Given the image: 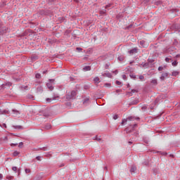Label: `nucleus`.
<instances>
[{
  "label": "nucleus",
  "instance_id": "1",
  "mask_svg": "<svg viewBox=\"0 0 180 180\" xmlns=\"http://www.w3.org/2000/svg\"><path fill=\"white\" fill-rule=\"evenodd\" d=\"M134 127H137V124L134 123L133 125H129V127L124 129V131H126L127 134L132 133V136L137 137V136H139V131H136Z\"/></svg>",
  "mask_w": 180,
  "mask_h": 180
},
{
  "label": "nucleus",
  "instance_id": "2",
  "mask_svg": "<svg viewBox=\"0 0 180 180\" xmlns=\"http://www.w3.org/2000/svg\"><path fill=\"white\" fill-rule=\"evenodd\" d=\"M75 96H77V91L73 90L70 92H68L65 94V99L67 101H72L75 99Z\"/></svg>",
  "mask_w": 180,
  "mask_h": 180
},
{
  "label": "nucleus",
  "instance_id": "3",
  "mask_svg": "<svg viewBox=\"0 0 180 180\" xmlns=\"http://www.w3.org/2000/svg\"><path fill=\"white\" fill-rule=\"evenodd\" d=\"M128 120L129 122H134V120H140V117L135 116H129L126 119H123L121 122V124H124L125 123H127Z\"/></svg>",
  "mask_w": 180,
  "mask_h": 180
},
{
  "label": "nucleus",
  "instance_id": "4",
  "mask_svg": "<svg viewBox=\"0 0 180 180\" xmlns=\"http://www.w3.org/2000/svg\"><path fill=\"white\" fill-rule=\"evenodd\" d=\"M6 33H9V28L4 27L0 24V36H4V34H6Z\"/></svg>",
  "mask_w": 180,
  "mask_h": 180
},
{
  "label": "nucleus",
  "instance_id": "5",
  "mask_svg": "<svg viewBox=\"0 0 180 180\" xmlns=\"http://www.w3.org/2000/svg\"><path fill=\"white\" fill-rule=\"evenodd\" d=\"M11 86H12V84L8 82L6 83L1 84V89H5V88H10Z\"/></svg>",
  "mask_w": 180,
  "mask_h": 180
},
{
  "label": "nucleus",
  "instance_id": "6",
  "mask_svg": "<svg viewBox=\"0 0 180 180\" xmlns=\"http://www.w3.org/2000/svg\"><path fill=\"white\" fill-rule=\"evenodd\" d=\"M165 78H168V72H163L160 77V79L162 81H165Z\"/></svg>",
  "mask_w": 180,
  "mask_h": 180
},
{
  "label": "nucleus",
  "instance_id": "7",
  "mask_svg": "<svg viewBox=\"0 0 180 180\" xmlns=\"http://www.w3.org/2000/svg\"><path fill=\"white\" fill-rule=\"evenodd\" d=\"M102 77H107L108 78H112V73L106 71L105 73H102Z\"/></svg>",
  "mask_w": 180,
  "mask_h": 180
},
{
  "label": "nucleus",
  "instance_id": "8",
  "mask_svg": "<svg viewBox=\"0 0 180 180\" xmlns=\"http://www.w3.org/2000/svg\"><path fill=\"white\" fill-rule=\"evenodd\" d=\"M37 92L38 94H43V87L41 86H39L37 88Z\"/></svg>",
  "mask_w": 180,
  "mask_h": 180
},
{
  "label": "nucleus",
  "instance_id": "9",
  "mask_svg": "<svg viewBox=\"0 0 180 180\" xmlns=\"http://www.w3.org/2000/svg\"><path fill=\"white\" fill-rule=\"evenodd\" d=\"M46 86L50 91H53V89H54V86H53V84L51 83H47Z\"/></svg>",
  "mask_w": 180,
  "mask_h": 180
},
{
  "label": "nucleus",
  "instance_id": "10",
  "mask_svg": "<svg viewBox=\"0 0 180 180\" xmlns=\"http://www.w3.org/2000/svg\"><path fill=\"white\" fill-rule=\"evenodd\" d=\"M129 54H134L135 53H137V48H134L128 51Z\"/></svg>",
  "mask_w": 180,
  "mask_h": 180
},
{
  "label": "nucleus",
  "instance_id": "11",
  "mask_svg": "<svg viewBox=\"0 0 180 180\" xmlns=\"http://www.w3.org/2000/svg\"><path fill=\"white\" fill-rule=\"evenodd\" d=\"M139 102H140V101H139V98H136L134 101H132L131 103H129V105H137V103H139Z\"/></svg>",
  "mask_w": 180,
  "mask_h": 180
},
{
  "label": "nucleus",
  "instance_id": "12",
  "mask_svg": "<svg viewBox=\"0 0 180 180\" xmlns=\"http://www.w3.org/2000/svg\"><path fill=\"white\" fill-rule=\"evenodd\" d=\"M57 98H58V96H53V98H46V101L47 102H51V101H57Z\"/></svg>",
  "mask_w": 180,
  "mask_h": 180
},
{
  "label": "nucleus",
  "instance_id": "13",
  "mask_svg": "<svg viewBox=\"0 0 180 180\" xmlns=\"http://www.w3.org/2000/svg\"><path fill=\"white\" fill-rule=\"evenodd\" d=\"M13 129H18V130H22L23 127L21 125H14L13 126Z\"/></svg>",
  "mask_w": 180,
  "mask_h": 180
},
{
  "label": "nucleus",
  "instance_id": "14",
  "mask_svg": "<svg viewBox=\"0 0 180 180\" xmlns=\"http://www.w3.org/2000/svg\"><path fill=\"white\" fill-rule=\"evenodd\" d=\"M44 129H45V130H50V129H51V124H46L44 127Z\"/></svg>",
  "mask_w": 180,
  "mask_h": 180
},
{
  "label": "nucleus",
  "instance_id": "15",
  "mask_svg": "<svg viewBox=\"0 0 180 180\" xmlns=\"http://www.w3.org/2000/svg\"><path fill=\"white\" fill-rule=\"evenodd\" d=\"M137 167L136 166H132L130 169V172H136Z\"/></svg>",
  "mask_w": 180,
  "mask_h": 180
},
{
  "label": "nucleus",
  "instance_id": "16",
  "mask_svg": "<svg viewBox=\"0 0 180 180\" xmlns=\"http://www.w3.org/2000/svg\"><path fill=\"white\" fill-rule=\"evenodd\" d=\"M83 71H91V66H84L83 68Z\"/></svg>",
  "mask_w": 180,
  "mask_h": 180
},
{
  "label": "nucleus",
  "instance_id": "17",
  "mask_svg": "<svg viewBox=\"0 0 180 180\" xmlns=\"http://www.w3.org/2000/svg\"><path fill=\"white\" fill-rule=\"evenodd\" d=\"M94 83H95V84H99V82H101V80H100V79H99L98 77H96L94 79Z\"/></svg>",
  "mask_w": 180,
  "mask_h": 180
},
{
  "label": "nucleus",
  "instance_id": "18",
  "mask_svg": "<svg viewBox=\"0 0 180 180\" xmlns=\"http://www.w3.org/2000/svg\"><path fill=\"white\" fill-rule=\"evenodd\" d=\"M12 112L14 115H20V112L18 110L13 109Z\"/></svg>",
  "mask_w": 180,
  "mask_h": 180
},
{
  "label": "nucleus",
  "instance_id": "19",
  "mask_svg": "<svg viewBox=\"0 0 180 180\" xmlns=\"http://www.w3.org/2000/svg\"><path fill=\"white\" fill-rule=\"evenodd\" d=\"M139 44H140L142 47H146V41H144V40L140 41Z\"/></svg>",
  "mask_w": 180,
  "mask_h": 180
},
{
  "label": "nucleus",
  "instance_id": "20",
  "mask_svg": "<svg viewBox=\"0 0 180 180\" xmlns=\"http://www.w3.org/2000/svg\"><path fill=\"white\" fill-rule=\"evenodd\" d=\"M151 84H153V85H158V82L157 81V79H153L151 80Z\"/></svg>",
  "mask_w": 180,
  "mask_h": 180
},
{
  "label": "nucleus",
  "instance_id": "21",
  "mask_svg": "<svg viewBox=\"0 0 180 180\" xmlns=\"http://www.w3.org/2000/svg\"><path fill=\"white\" fill-rule=\"evenodd\" d=\"M160 101H161V98L160 97L156 98V99L154 101V105H157Z\"/></svg>",
  "mask_w": 180,
  "mask_h": 180
},
{
  "label": "nucleus",
  "instance_id": "22",
  "mask_svg": "<svg viewBox=\"0 0 180 180\" xmlns=\"http://www.w3.org/2000/svg\"><path fill=\"white\" fill-rule=\"evenodd\" d=\"M133 27V24H130L129 25L124 27V30H129Z\"/></svg>",
  "mask_w": 180,
  "mask_h": 180
},
{
  "label": "nucleus",
  "instance_id": "23",
  "mask_svg": "<svg viewBox=\"0 0 180 180\" xmlns=\"http://www.w3.org/2000/svg\"><path fill=\"white\" fill-rule=\"evenodd\" d=\"M179 75V72H177V71H174L172 73V77H176V75Z\"/></svg>",
  "mask_w": 180,
  "mask_h": 180
},
{
  "label": "nucleus",
  "instance_id": "24",
  "mask_svg": "<svg viewBox=\"0 0 180 180\" xmlns=\"http://www.w3.org/2000/svg\"><path fill=\"white\" fill-rule=\"evenodd\" d=\"M19 154H20V153L18 152V150H15L13 152V157H18V155H19Z\"/></svg>",
  "mask_w": 180,
  "mask_h": 180
},
{
  "label": "nucleus",
  "instance_id": "25",
  "mask_svg": "<svg viewBox=\"0 0 180 180\" xmlns=\"http://www.w3.org/2000/svg\"><path fill=\"white\" fill-rule=\"evenodd\" d=\"M106 9H103L102 11H100V15H106Z\"/></svg>",
  "mask_w": 180,
  "mask_h": 180
},
{
  "label": "nucleus",
  "instance_id": "26",
  "mask_svg": "<svg viewBox=\"0 0 180 180\" xmlns=\"http://www.w3.org/2000/svg\"><path fill=\"white\" fill-rule=\"evenodd\" d=\"M35 78H37V79H40V78H41V75L39 73H37L35 75Z\"/></svg>",
  "mask_w": 180,
  "mask_h": 180
},
{
  "label": "nucleus",
  "instance_id": "27",
  "mask_svg": "<svg viewBox=\"0 0 180 180\" xmlns=\"http://www.w3.org/2000/svg\"><path fill=\"white\" fill-rule=\"evenodd\" d=\"M165 61H166V63H169V61H172H172H174V60H172L169 58H165Z\"/></svg>",
  "mask_w": 180,
  "mask_h": 180
},
{
  "label": "nucleus",
  "instance_id": "28",
  "mask_svg": "<svg viewBox=\"0 0 180 180\" xmlns=\"http://www.w3.org/2000/svg\"><path fill=\"white\" fill-rule=\"evenodd\" d=\"M39 13H40V15H47V13H46V11H44V10H41L39 11Z\"/></svg>",
  "mask_w": 180,
  "mask_h": 180
},
{
  "label": "nucleus",
  "instance_id": "29",
  "mask_svg": "<svg viewBox=\"0 0 180 180\" xmlns=\"http://www.w3.org/2000/svg\"><path fill=\"white\" fill-rule=\"evenodd\" d=\"M172 65L174 67H176V66L178 65V61L174 60V62L172 63Z\"/></svg>",
  "mask_w": 180,
  "mask_h": 180
},
{
  "label": "nucleus",
  "instance_id": "30",
  "mask_svg": "<svg viewBox=\"0 0 180 180\" xmlns=\"http://www.w3.org/2000/svg\"><path fill=\"white\" fill-rule=\"evenodd\" d=\"M27 98L28 99H32V101L33 99H34V97L33 96V95H31V94H28Z\"/></svg>",
  "mask_w": 180,
  "mask_h": 180
},
{
  "label": "nucleus",
  "instance_id": "31",
  "mask_svg": "<svg viewBox=\"0 0 180 180\" xmlns=\"http://www.w3.org/2000/svg\"><path fill=\"white\" fill-rule=\"evenodd\" d=\"M139 92V90H136V89H131V93L133 95V94H137Z\"/></svg>",
  "mask_w": 180,
  "mask_h": 180
},
{
  "label": "nucleus",
  "instance_id": "32",
  "mask_svg": "<svg viewBox=\"0 0 180 180\" xmlns=\"http://www.w3.org/2000/svg\"><path fill=\"white\" fill-rule=\"evenodd\" d=\"M89 102V98H85L83 101V104L85 105V103H88Z\"/></svg>",
  "mask_w": 180,
  "mask_h": 180
},
{
  "label": "nucleus",
  "instance_id": "33",
  "mask_svg": "<svg viewBox=\"0 0 180 180\" xmlns=\"http://www.w3.org/2000/svg\"><path fill=\"white\" fill-rule=\"evenodd\" d=\"M174 46H178V40L174 39L173 42Z\"/></svg>",
  "mask_w": 180,
  "mask_h": 180
},
{
  "label": "nucleus",
  "instance_id": "34",
  "mask_svg": "<svg viewBox=\"0 0 180 180\" xmlns=\"http://www.w3.org/2000/svg\"><path fill=\"white\" fill-rule=\"evenodd\" d=\"M113 119H114V120H117V119H119V115H115L113 116Z\"/></svg>",
  "mask_w": 180,
  "mask_h": 180
},
{
  "label": "nucleus",
  "instance_id": "35",
  "mask_svg": "<svg viewBox=\"0 0 180 180\" xmlns=\"http://www.w3.org/2000/svg\"><path fill=\"white\" fill-rule=\"evenodd\" d=\"M115 84H116L117 85H122V82H121L120 81H119V80H116V81H115Z\"/></svg>",
  "mask_w": 180,
  "mask_h": 180
},
{
  "label": "nucleus",
  "instance_id": "36",
  "mask_svg": "<svg viewBox=\"0 0 180 180\" xmlns=\"http://www.w3.org/2000/svg\"><path fill=\"white\" fill-rule=\"evenodd\" d=\"M118 60H119L120 61H123V60H124V58L123 56H119V57H118Z\"/></svg>",
  "mask_w": 180,
  "mask_h": 180
},
{
  "label": "nucleus",
  "instance_id": "37",
  "mask_svg": "<svg viewBox=\"0 0 180 180\" xmlns=\"http://www.w3.org/2000/svg\"><path fill=\"white\" fill-rule=\"evenodd\" d=\"M6 179H8V180H12V179H13V176H7Z\"/></svg>",
  "mask_w": 180,
  "mask_h": 180
},
{
  "label": "nucleus",
  "instance_id": "38",
  "mask_svg": "<svg viewBox=\"0 0 180 180\" xmlns=\"http://www.w3.org/2000/svg\"><path fill=\"white\" fill-rule=\"evenodd\" d=\"M18 147L20 148H22L23 147V142H20L19 145H18Z\"/></svg>",
  "mask_w": 180,
  "mask_h": 180
},
{
  "label": "nucleus",
  "instance_id": "39",
  "mask_svg": "<svg viewBox=\"0 0 180 180\" xmlns=\"http://www.w3.org/2000/svg\"><path fill=\"white\" fill-rule=\"evenodd\" d=\"M110 65V64L109 63H106L105 65V70H108L109 68V66Z\"/></svg>",
  "mask_w": 180,
  "mask_h": 180
},
{
  "label": "nucleus",
  "instance_id": "40",
  "mask_svg": "<svg viewBox=\"0 0 180 180\" xmlns=\"http://www.w3.org/2000/svg\"><path fill=\"white\" fill-rule=\"evenodd\" d=\"M129 77L133 79H136V75H130Z\"/></svg>",
  "mask_w": 180,
  "mask_h": 180
},
{
  "label": "nucleus",
  "instance_id": "41",
  "mask_svg": "<svg viewBox=\"0 0 180 180\" xmlns=\"http://www.w3.org/2000/svg\"><path fill=\"white\" fill-rule=\"evenodd\" d=\"M141 65H143V68H146L148 65V63H142Z\"/></svg>",
  "mask_w": 180,
  "mask_h": 180
},
{
  "label": "nucleus",
  "instance_id": "42",
  "mask_svg": "<svg viewBox=\"0 0 180 180\" xmlns=\"http://www.w3.org/2000/svg\"><path fill=\"white\" fill-rule=\"evenodd\" d=\"M12 169L14 171V172H16V171H18V167H13Z\"/></svg>",
  "mask_w": 180,
  "mask_h": 180
},
{
  "label": "nucleus",
  "instance_id": "43",
  "mask_svg": "<svg viewBox=\"0 0 180 180\" xmlns=\"http://www.w3.org/2000/svg\"><path fill=\"white\" fill-rule=\"evenodd\" d=\"M54 81L55 79H49V84H54Z\"/></svg>",
  "mask_w": 180,
  "mask_h": 180
},
{
  "label": "nucleus",
  "instance_id": "44",
  "mask_svg": "<svg viewBox=\"0 0 180 180\" xmlns=\"http://www.w3.org/2000/svg\"><path fill=\"white\" fill-rule=\"evenodd\" d=\"M84 89L87 90L90 88L89 85H84Z\"/></svg>",
  "mask_w": 180,
  "mask_h": 180
},
{
  "label": "nucleus",
  "instance_id": "45",
  "mask_svg": "<svg viewBox=\"0 0 180 180\" xmlns=\"http://www.w3.org/2000/svg\"><path fill=\"white\" fill-rule=\"evenodd\" d=\"M127 95H129V96H133V94H131V91H127Z\"/></svg>",
  "mask_w": 180,
  "mask_h": 180
},
{
  "label": "nucleus",
  "instance_id": "46",
  "mask_svg": "<svg viewBox=\"0 0 180 180\" xmlns=\"http://www.w3.org/2000/svg\"><path fill=\"white\" fill-rule=\"evenodd\" d=\"M39 150H42V151H46L47 150V148L46 147L40 148Z\"/></svg>",
  "mask_w": 180,
  "mask_h": 180
},
{
  "label": "nucleus",
  "instance_id": "47",
  "mask_svg": "<svg viewBox=\"0 0 180 180\" xmlns=\"http://www.w3.org/2000/svg\"><path fill=\"white\" fill-rule=\"evenodd\" d=\"M158 70V71H162V70H164V68L162 66H160Z\"/></svg>",
  "mask_w": 180,
  "mask_h": 180
},
{
  "label": "nucleus",
  "instance_id": "48",
  "mask_svg": "<svg viewBox=\"0 0 180 180\" xmlns=\"http://www.w3.org/2000/svg\"><path fill=\"white\" fill-rule=\"evenodd\" d=\"M36 160H37V161H41V156H37V157L36 158Z\"/></svg>",
  "mask_w": 180,
  "mask_h": 180
},
{
  "label": "nucleus",
  "instance_id": "49",
  "mask_svg": "<svg viewBox=\"0 0 180 180\" xmlns=\"http://www.w3.org/2000/svg\"><path fill=\"white\" fill-rule=\"evenodd\" d=\"M44 116L45 117H49V116H50V114H49V113H44Z\"/></svg>",
  "mask_w": 180,
  "mask_h": 180
},
{
  "label": "nucleus",
  "instance_id": "50",
  "mask_svg": "<svg viewBox=\"0 0 180 180\" xmlns=\"http://www.w3.org/2000/svg\"><path fill=\"white\" fill-rule=\"evenodd\" d=\"M110 6H112V4H108L105 6V8L108 9V8H110Z\"/></svg>",
  "mask_w": 180,
  "mask_h": 180
},
{
  "label": "nucleus",
  "instance_id": "51",
  "mask_svg": "<svg viewBox=\"0 0 180 180\" xmlns=\"http://www.w3.org/2000/svg\"><path fill=\"white\" fill-rule=\"evenodd\" d=\"M122 78H123L124 80H127V76H126V75H122Z\"/></svg>",
  "mask_w": 180,
  "mask_h": 180
},
{
  "label": "nucleus",
  "instance_id": "52",
  "mask_svg": "<svg viewBox=\"0 0 180 180\" xmlns=\"http://www.w3.org/2000/svg\"><path fill=\"white\" fill-rule=\"evenodd\" d=\"M94 139L97 140V141H101V138H98V136H95Z\"/></svg>",
  "mask_w": 180,
  "mask_h": 180
},
{
  "label": "nucleus",
  "instance_id": "53",
  "mask_svg": "<svg viewBox=\"0 0 180 180\" xmlns=\"http://www.w3.org/2000/svg\"><path fill=\"white\" fill-rule=\"evenodd\" d=\"M29 172H30V169H25V173H26V174H29Z\"/></svg>",
  "mask_w": 180,
  "mask_h": 180
},
{
  "label": "nucleus",
  "instance_id": "54",
  "mask_svg": "<svg viewBox=\"0 0 180 180\" xmlns=\"http://www.w3.org/2000/svg\"><path fill=\"white\" fill-rule=\"evenodd\" d=\"M105 86H110V83H105Z\"/></svg>",
  "mask_w": 180,
  "mask_h": 180
},
{
  "label": "nucleus",
  "instance_id": "55",
  "mask_svg": "<svg viewBox=\"0 0 180 180\" xmlns=\"http://www.w3.org/2000/svg\"><path fill=\"white\" fill-rule=\"evenodd\" d=\"M36 58H37L36 56H32V57L31 58V60H32V61H34V60H36Z\"/></svg>",
  "mask_w": 180,
  "mask_h": 180
},
{
  "label": "nucleus",
  "instance_id": "56",
  "mask_svg": "<svg viewBox=\"0 0 180 180\" xmlns=\"http://www.w3.org/2000/svg\"><path fill=\"white\" fill-rule=\"evenodd\" d=\"M143 165H148V162H143Z\"/></svg>",
  "mask_w": 180,
  "mask_h": 180
},
{
  "label": "nucleus",
  "instance_id": "57",
  "mask_svg": "<svg viewBox=\"0 0 180 180\" xmlns=\"http://www.w3.org/2000/svg\"><path fill=\"white\" fill-rule=\"evenodd\" d=\"M76 50H78V51H82V48L77 47L76 48Z\"/></svg>",
  "mask_w": 180,
  "mask_h": 180
},
{
  "label": "nucleus",
  "instance_id": "58",
  "mask_svg": "<svg viewBox=\"0 0 180 180\" xmlns=\"http://www.w3.org/2000/svg\"><path fill=\"white\" fill-rule=\"evenodd\" d=\"M139 79H144V76L140 75L139 76Z\"/></svg>",
  "mask_w": 180,
  "mask_h": 180
},
{
  "label": "nucleus",
  "instance_id": "59",
  "mask_svg": "<svg viewBox=\"0 0 180 180\" xmlns=\"http://www.w3.org/2000/svg\"><path fill=\"white\" fill-rule=\"evenodd\" d=\"M150 2V0H143V3L148 4Z\"/></svg>",
  "mask_w": 180,
  "mask_h": 180
},
{
  "label": "nucleus",
  "instance_id": "60",
  "mask_svg": "<svg viewBox=\"0 0 180 180\" xmlns=\"http://www.w3.org/2000/svg\"><path fill=\"white\" fill-rule=\"evenodd\" d=\"M69 33H71V31H70V30H66L65 31V34H69Z\"/></svg>",
  "mask_w": 180,
  "mask_h": 180
},
{
  "label": "nucleus",
  "instance_id": "61",
  "mask_svg": "<svg viewBox=\"0 0 180 180\" xmlns=\"http://www.w3.org/2000/svg\"><path fill=\"white\" fill-rule=\"evenodd\" d=\"M112 72H113V74H115V75H117V72H119L117 71V70H116L113 71Z\"/></svg>",
  "mask_w": 180,
  "mask_h": 180
},
{
  "label": "nucleus",
  "instance_id": "62",
  "mask_svg": "<svg viewBox=\"0 0 180 180\" xmlns=\"http://www.w3.org/2000/svg\"><path fill=\"white\" fill-rule=\"evenodd\" d=\"M116 92H117V94H119V92H122V89H117Z\"/></svg>",
  "mask_w": 180,
  "mask_h": 180
},
{
  "label": "nucleus",
  "instance_id": "63",
  "mask_svg": "<svg viewBox=\"0 0 180 180\" xmlns=\"http://www.w3.org/2000/svg\"><path fill=\"white\" fill-rule=\"evenodd\" d=\"M128 144H129V146H131V144H133V141H128Z\"/></svg>",
  "mask_w": 180,
  "mask_h": 180
},
{
  "label": "nucleus",
  "instance_id": "64",
  "mask_svg": "<svg viewBox=\"0 0 180 180\" xmlns=\"http://www.w3.org/2000/svg\"><path fill=\"white\" fill-rule=\"evenodd\" d=\"M4 178V175L2 174H0V179H2Z\"/></svg>",
  "mask_w": 180,
  "mask_h": 180
}]
</instances>
